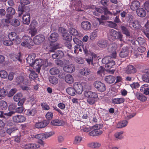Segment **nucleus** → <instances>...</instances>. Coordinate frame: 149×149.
<instances>
[{
	"label": "nucleus",
	"instance_id": "obj_1",
	"mask_svg": "<svg viewBox=\"0 0 149 149\" xmlns=\"http://www.w3.org/2000/svg\"><path fill=\"white\" fill-rule=\"evenodd\" d=\"M48 40L49 42L50 45H48L46 46L44 45L43 47L46 49L49 50L51 52H54L59 47L57 45L54 43L57 40V38H48Z\"/></svg>",
	"mask_w": 149,
	"mask_h": 149
},
{
	"label": "nucleus",
	"instance_id": "obj_2",
	"mask_svg": "<svg viewBox=\"0 0 149 149\" xmlns=\"http://www.w3.org/2000/svg\"><path fill=\"white\" fill-rule=\"evenodd\" d=\"M87 84V83L85 81H82L81 83L76 82L73 84V87L74 88L77 93L81 94L83 91L84 88H86Z\"/></svg>",
	"mask_w": 149,
	"mask_h": 149
},
{
	"label": "nucleus",
	"instance_id": "obj_3",
	"mask_svg": "<svg viewBox=\"0 0 149 149\" xmlns=\"http://www.w3.org/2000/svg\"><path fill=\"white\" fill-rule=\"evenodd\" d=\"M42 38L43 39L44 38H34L33 40L31 38H29V39H27V40L22 42L21 45L23 46L29 47L33 45V42L36 44L38 45L41 43V41L40 40Z\"/></svg>",
	"mask_w": 149,
	"mask_h": 149
},
{
	"label": "nucleus",
	"instance_id": "obj_4",
	"mask_svg": "<svg viewBox=\"0 0 149 149\" xmlns=\"http://www.w3.org/2000/svg\"><path fill=\"white\" fill-rule=\"evenodd\" d=\"M102 63L105 64V67L109 70L113 67L115 64V62L109 57H106L102 60Z\"/></svg>",
	"mask_w": 149,
	"mask_h": 149
},
{
	"label": "nucleus",
	"instance_id": "obj_5",
	"mask_svg": "<svg viewBox=\"0 0 149 149\" xmlns=\"http://www.w3.org/2000/svg\"><path fill=\"white\" fill-rule=\"evenodd\" d=\"M101 126L99 124H97L93 126L92 128L93 130L89 132V135L91 136L99 135L102 133V131L100 130Z\"/></svg>",
	"mask_w": 149,
	"mask_h": 149
},
{
	"label": "nucleus",
	"instance_id": "obj_6",
	"mask_svg": "<svg viewBox=\"0 0 149 149\" xmlns=\"http://www.w3.org/2000/svg\"><path fill=\"white\" fill-rule=\"evenodd\" d=\"M89 56L88 55V58H85V59L87 63L89 64L93 65V61H96L97 60H99V58L97 55L93 52H90L89 53Z\"/></svg>",
	"mask_w": 149,
	"mask_h": 149
},
{
	"label": "nucleus",
	"instance_id": "obj_7",
	"mask_svg": "<svg viewBox=\"0 0 149 149\" xmlns=\"http://www.w3.org/2000/svg\"><path fill=\"white\" fill-rule=\"evenodd\" d=\"M93 85L99 91L104 92L106 90V87L105 84L99 81H95Z\"/></svg>",
	"mask_w": 149,
	"mask_h": 149
},
{
	"label": "nucleus",
	"instance_id": "obj_8",
	"mask_svg": "<svg viewBox=\"0 0 149 149\" xmlns=\"http://www.w3.org/2000/svg\"><path fill=\"white\" fill-rule=\"evenodd\" d=\"M73 40L74 42L77 45L74 47V53L75 54L78 53V51H77V49H79L80 52H81L82 49L81 47V46L83 44L82 42L78 38H73Z\"/></svg>",
	"mask_w": 149,
	"mask_h": 149
},
{
	"label": "nucleus",
	"instance_id": "obj_9",
	"mask_svg": "<svg viewBox=\"0 0 149 149\" xmlns=\"http://www.w3.org/2000/svg\"><path fill=\"white\" fill-rule=\"evenodd\" d=\"M42 61L41 59L36 60L32 64V65L31 66L33 67V68L36 69L37 72H39L40 69V67L42 66Z\"/></svg>",
	"mask_w": 149,
	"mask_h": 149
},
{
	"label": "nucleus",
	"instance_id": "obj_10",
	"mask_svg": "<svg viewBox=\"0 0 149 149\" xmlns=\"http://www.w3.org/2000/svg\"><path fill=\"white\" fill-rule=\"evenodd\" d=\"M25 119V117L21 115L15 116L13 117V122L16 123H22L24 122Z\"/></svg>",
	"mask_w": 149,
	"mask_h": 149
},
{
	"label": "nucleus",
	"instance_id": "obj_11",
	"mask_svg": "<svg viewBox=\"0 0 149 149\" xmlns=\"http://www.w3.org/2000/svg\"><path fill=\"white\" fill-rule=\"evenodd\" d=\"M95 10L98 13H104L105 15L109 14L112 15V13L109 11L107 7H103L101 8H95Z\"/></svg>",
	"mask_w": 149,
	"mask_h": 149
},
{
	"label": "nucleus",
	"instance_id": "obj_12",
	"mask_svg": "<svg viewBox=\"0 0 149 149\" xmlns=\"http://www.w3.org/2000/svg\"><path fill=\"white\" fill-rule=\"evenodd\" d=\"M124 71L125 73L128 74H131L135 73L136 70L133 66L132 65H129L125 68Z\"/></svg>",
	"mask_w": 149,
	"mask_h": 149
},
{
	"label": "nucleus",
	"instance_id": "obj_13",
	"mask_svg": "<svg viewBox=\"0 0 149 149\" xmlns=\"http://www.w3.org/2000/svg\"><path fill=\"white\" fill-rule=\"evenodd\" d=\"M49 123V121L45 120L41 122L36 123L35 125V126L37 128H42L45 127Z\"/></svg>",
	"mask_w": 149,
	"mask_h": 149
},
{
	"label": "nucleus",
	"instance_id": "obj_14",
	"mask_svg": "<svg viewBox=\"0 0 149 149\" xmlns=\"http://www.w3.org/2000/svg\"><path fill=\"white\" fill-rule=\"evenodd\" d=\"M68 31L70 34L73 36H78L79 37H81L83 36L82 34L78 33L77 31L74 28H70L69 29Z\"/></svg>",
	"mask_w": 149,
	"mask_h": 149
},
{
	"label": "nucleus",
	"instance_id": "obj_15",
	"mask_svg": "<svg viewBox=\"0 0 149 149\" xmlns=\"http://www.w3.org/2000/svg\"><path fill=\"white\" fill-rule=\"evenodd\" d=\"M84 96L87 98H97V94L95 92H93L90 91H86L84 92Z\"/></svg>",
	"mask_w": 149,
	"mask_h": 149
},
{
	"label": "nucleus",
	"instance_id": "obj_16",
	"mask_svg": "<svg viewBox=\"0 0 149 149\" xmlns=\"http://www.w3.org/2000/svg\"><path fill=\"white\" fill-rule=\"evenodd\" d=\"M30 14L29 12L24 14L22 17L23 22L24 24L29 25L30 22Z\"/></svg>",
	"mask_w": 149,
	"mask_h": 149
},
{
	"label": "nucleus",
	"instance_id": "obj_17",
	"mask_svg": "<svg viewBox=\"0 0 149 149\" xmlns=\"http://www.w3.org/2000/svg\"><path fill=\"white\" fill-rule=\"evenodd\" d=\"M129 54L128 48L127 47H123L119 54L120 57L125 58Z\"/></svg>",
	"mask_w": 149,
	"mask_h": 149
},
{
	"label": "nucleus",
	"instance_id": "obj_18",
	"mask_svg": "<svg viewBox=\"0 0 149 149\" xmlns=\"http://www.w3.org/2000/svg\"><path fill=\"white\" fill-rule=\"evenodd\" d=\"M81 25L82 28L86 31L90 29L91 27V25L90 23L87 21L83 22Z\"/></svg>",
	"mask_w": 149,
	"mask_h": 149
},
{
	"label": "nucleus",
	"instance_id": "obj_19",
	"mask_svg": "<svg viewBox=\"0 0 149 149\" xmlns=\"http://www.w3.org/2000/svg\"><path fill=\"white\" fill-rule=\"evenodd\" d=\"M63 70L67 72H72L74 71L75 68L73 65L70 64L64 67Z\"/></svg>",
	"mask_w": 149,
	"mask_h": 149
},
{
	"label": "nucleus",
	"instance_id": "obj_20",
	"mask_svg": "<svg viewBox=\"0 0 149 149\" xmlns=\"http://www.w3.org/2000/svg\"><path fill=\"white\" fill-rule=\"evenodd\" d=\"M35 57V55L34 54H31L29 55L27 58H26L27 62L30 65H32V64L34 62V59Z\"/></svg>",
	"mask_w": 149,
	"mask_h": 149
},
{
	"label": "nucleus",
	"instance_id": "obj_21",
	"mask_svg": "<svg viewBox=\"0 0 149 149\" xmlns=\"http://www.w3.org/2000/svg\"><path fill=\"white\" fill-rule=\"evenodd\" d=\"M140 91L143 92L145 94H149V85L147 84H144L141 87Z\"/></svg>",
	"mask_w": 149,
	"mask_h": 149
},
{
	"label": "nucleus",
	"instance_id": "obj_22",
	"mask_svg": "<svg viewBox=\"0 0 149 149\" xmlns=\"http://www.w3.org/2000/svg\"><path fill=\"white\" fill-rule=\"evenodd\" d=\"M140 6V3L139 1H136L132 2L130 5V8L133 11L137 10Z\"/></svg>",
	"mask_w": 149,
	"mask_h": 149
},
{
	"label": "nucleus",
	"instance_id": "obj_23",
	"mask_svg": "<svg viewBox=\"0 0 149 149\" xmlns=\"http://www.w3.org/2000/svg\"><path fill=\"white\" fill-rule=\"evenodd\" d=\"M136 13L138 16L141 17H144L146 15V12L145 10L141 8L137 9Z\"/></svg>",
	"mask_w": 149,
	"mask_h": 149
},
{
	"label": "nucleus",
	"instance_id": "obj_24",
	"mask_svg": "<svg viewBox=\"0 0 149 149\" xmlns=\"http://www.w3.org/2000/svg\"><path fill=\"white\" fill-rule=\"evenodd\" d=\"M135 95L136 98L138 100L144 102L147 100L146 97L142 93L138 92H136L135 93Z\"/></svg>",
	"mask_w": 149,
	"mask_h": 149
},
{
	"label": "nucleus",
	"instance_id": "obj_25",
	"mask_svg": "<svg viewBox=\"0 0 149 149\" xmlns=\"http://www.w3.org/2000/svg\"><path fill=\"white\" fill-rule=\"evenodd\" d=\"M126 20L128 24V26L130 28H132V27L131 25L134 22V17L131 15H128L126 17Z\"/></svg>",
	"mask_w": 149,
	"mask_h": 149
},
{
	"label": "nucleus",
	"instance_id": "obj_26",
	"mask_svg": "<svg viewBox=\"0 0 149 149\" xmlns=\"http://www.w3.org/2000/svg\"><path fill=\"white\" fill-rule=\"evenodd\" d=\"M91 71L90 69L85 67L80 70V74L83 75L87 76L90 74Z\"/></svg>",
	"mask_w": 149,
	"mask_h": 149
},
{
	"label": "nucleus",
	"instance_id": "obj_27",
	"mask_svg": "<svg viewBox=\"0 0 149 149\" xmlns=\"http://www.w3.org/2000/svg\"><path fill=\"white\" fill-rule=\"evenodd\" d=\"M115 77L111 75L106 76L105 78V80L107 83L111 84L114 83L115 80Z\"/></svg>",
	"mask_w": 149,
	"mask_h": 149
},
{
	"label": "nucleus",
	"instance_id": "obj_28",
	"mask_svg": "<svg viewBox=\"0 0 149 149\" xmlns=\"http://www.w3.org/2000/svg\"><path fill=\"white\" fill-rule=\"evenodd\" d=\"M65 81L68 84H72L74 81L73 77L70 74H67L65 77Z\"/></svg>",
	"mask_w": 149,
	"mask_h": 149
},
{
	"label": "nucleus",
	"instance_id": "obj_29",
	"mask_svg": "<svg viewBox=\"0 0 149 149\" xmlns=\"http://www.w3.org/2000/svg\"><path fill=\"white\" fill-rule=\"evenodd\" d=\"M40 147L39 145L35 143L29 144L25 146V148L26 149H36Z\"/></svg>",
	"mask_w": 149,
	"mask_h": 149
},
{
	"label": "nucleus",
	"instance_id": "obj_30",
	"mask_svg": "<svg viewBox=\"0 0 149 149\" xmlns=\"http://www.w3.org/2000/svg\"><path fill=\"white\" fill-rule=\"evenodd\" d=\"M58 31L60 32L63 37H69V34L67 33L66 30L65 28L62 27H59Z\"/></svg>",
	"mask_w": 149,
	"mask_h": 149
},
{
	"label": "nucleus",
	"instance_id": "obj_31",
	"mask_svg": "<svg viewBox=\"0 0 149 149\" xmlns=\"http://www.w3.org/2000/svg\"><path fill=\"white\" fill-rule=\"evenodd\" d=\"M49 72L52 75H56L59 73L60 70L57 67H53L50 69Z\"/></svg>",
	"mask_w": 149,
	"mask_h": 149
},
{
	"label": "nucleus",
	"instance_id": "obj_32",
	"mask_svg": "<svg viewBox=\"0 0 149 149\" xmlns=\"http://www.w3.org/2000/svg\"><path fill=\"white\" fill-rule=\"evenodd\" d=\"M67 93L71 96H74L77 93L74 87H69L66 90Z\"/></svg>",
	"mask_w": 149,
	"mask_h": 149
},
{
	"label": "nucleus",
	"instance_id": "obj_33",
	"mask_svg": "<svg viewBox=\"0 0 149 149\" xmlns=\"http://www.w3.org/2000/svg\"><path fill=\"white\" fill-rule=\"evenodd\" d=\"M51 123L54 125L59 126L63 125L64 123L61 120L56 119L52 120L51 122Z\"/></svg>",
	"mask_w": 149,
	"mask_h": 149
},
{
	"label": "nucleus",
	"instance_id": "obj_34",
	"mask_svg": "<svg viewBox=\"0 0 149 149\" xmlns=\"http://www.w3.org/2000/svg\"><path fill=\"white\" fill-rule=\"evenodd\" d=\"M50 82L53 85H56L58 82V80L57 78L54 76H50L49 78Z\"/></svg>",
	"mask_w": 149,
	"mask_h": 149
},
{
	"label": "nucleus",
	"instance_id": "obj_35",
	"mask_svg": "<svg viewBox=\"0 0 149 149\" xmlns=\"http://www.w3.org/2000/svg\"><path fill=\"white\" fill-rule=\"evenodd\" d=\"M110 35L112 37H122V36L120 33L117 32L116 31L111 29L110 32Z\"/></svg>",
	"mask_w": 149,
	"mask_h": 149
},
{
	"label": "nucleus",
	"instance_id": "obj_36",
	"mask_svg": "<svg viewBox=\"0 0 149 149\" xmlns=\"http://www.w3.org/2000/svg\"><path fill=\"white\" fill-rule=\"evenodd\" d=\"M8 107V104L6 102L3 100L0 101V110H6Z\"/></svg>",
	"mask_w": 149,
	"mask_h": 149
},
{
	"label": "nucleus",
	"instance_id": "obj_37",
	"mask_svg": "<svg viewBox=\"0 0 149 149\" xmlns=\"http://www.w3.org/2000/svg\"><path fill=\"white\" fill-rule=\"evenodd\" d=\"M88 145L89 147L95 148L99 147L100 146L101 144L99 143L95 142L90 143L88 144Z\"/></svg>",
	"mask_w": 149,
	"mask_h": 149
},
{
	"label": "nucleus",
	"instance_id": "obj_38",
	"mask_svg": "<svg viewBox=\"0 0 149 149\" xmlns=\"http://www.w3.org/2000/svg\"><path fill=\"white\" fill-rule=\"evenodd\" d=\"M37 112L36 109V108H34L33 109H29L27 110L26 112V115L30 116H34Z\"/></svg>",
	"mask_w": 149,
	"mask_h": 149
},
{
	"label": "nucleus",
	"instance_id": "obj_39",
	"mask_svg": "<svg viewBox=\"0 0 149 149\" xmlns=\"http://www.w3.org/2000/svg\"><path fill=\"white\" fill-rule=\"evenodd\" d=\"M107 43L106 40H100L97 43L98 46L101 48H104L107 47Z\"/></svg>",
	"mask_w": 149,
	"mask_h": 149
},
{
	"label": "nucleus",
	"instance_id": "obj_40",
	"mask_svg": "<svg viewBox=\"0 0 149 149\" xmlns=\"http://www.w3.org/2000/svg\"><path fill=\"white\" fill-rule=\"evenodd\" d=\"M128 123L126 120H123L119 122L117 125V127L118 128H122L126 126Z\"/></svg>",
	"mask_w": 149,
	"mask_h": 149
},
{
	"label": "nucleus",
	"instance_id": "obj_41",
	"mask_svg": "<svg viewBox=\"0 0 149 149\" xmlns=\"http://www.w3.org/2000/svg\"><path fill=\"white\" fill-rule=\"evenodd\" d=\"M125 101L124 98H114L112 100L113 103L114 104H120L123 103Z\"/></svg>",
	"mask_w": 149,
	"mask_h": 149
},
{
	"label": "nucleus",
	"instance_id": "obj_42",
	"mask_svg": "<svg viewBox=\"0 0 149 149\" xmlns=\"http://www.w3.org/2000/svg\"><path fill=\"white\" fill-rule=\"evenodd\" d=\"M10 24L15 26H17L20 24V22L17 19H13L10 21Z\"/></svg>",
	"mask_w": 149,
	"mask_h": 149
},
{
	"label": "nucleus",
	"instance_id": "obj_43",
	"mask_svg": "<svg viewBox=\"0 0 149 149\" xmlns=\"http://www.w3.org/2000/svg\"><path fill=\"white\" fill-rule=\"evenodd\" d=\"M142 79L144 81L149 83V70H146V73L143 76Z\"/></svg>",
	"mask_w": 149,
	"mask_h": 149
},
{
	"label": "nucleus",
	"instance_id": "obj_44",
	"mask_svg": "<svg viewBox=\"0 0 149 149\" xmlns=\"http://www.w3.org/2000/svg\"><path fill=\"white\" fill-rule=\"evenodd\" d=\"M28 72H30L29 75V77L30 80L33 79L37 77V74L33 71L29 70Z\"/></svg>",
	"mask_w": 149,
	"mask_h": 149
},
{
	"label": "nucleus",
	"instance_id": "obj_45",
	"mask_svg": "<svg viewBox=\"0 0 149 149\" xmlns=\"http://www.w3.org/2000/svg\"><path fill=\"white\" fill-rule=\"evenodd\" d=\"M7 15H9L8 16L11 17L15 13V9L12 7H8L6 10Z\"/></svg>",
	"mask_w": 149,
	"mask_h": 149
},
{
	"label": "nucleus",
	"instance_id": "obj_46",
	"mask_svg": "<svg viewBox=\"0 0 149 149\" xmlns=\"http://www.w3.org/2000/svg\"><path fill=\"white\" fill-rule=\"evenodd\" d=\"M3 43L4 45L6 46H9L12 45L13 44V42L10 39V38H5L4 39Z\"/></svg>",
	"mask_w": 149,
	"mask_h": 149
},
{
	"label": "nucleus",
	"instance_id": "obj_47",
	"mask_svg": "<svg viewBox=\"0 0 149 149\" xmlns=\"http://www.w3.org/2000/svg\"><path fill=\"white\" fill-rule=\"evenodd\" d=\"M131 26H132V28L133 29H138L140 28L139 22L138 21L136 20H134Z\"/></svg>",
	"mask_w": 149,
	"mask_h": 149
},
{
	"label": "nucleus",
	"instance_id": "obj_48",
	"mask_svg": "<svg viewBox=\"0 0 149 149\" xmlns=\"http://www.w3.org/2000/svg\"><path fill=\"white\" fill-rule=\"evenodd\" d=\"M22 95L21 93H17L15 94L13 97V99L15 102H18L20 99H22Z\"/></svg>",
	"mask_w": 149,
	"mask_h": 149
},
{
	"label": "nucleus",
	"instance_id": "obj_49",
	"mask_svg": "<svg viewBox=\"0 0 149 149\" xmlns=\"http://www.w3.org/2000/svg\"><path fill=\"white\" fill-rule=\"evenodd\" d=\"M54 134V132H50L43 133L44 139H47L53 135Z\"/></svg>",
	"mask_w": 149,
	"mask_h": 149
},
{
	"label": "nucleus",
	"instance_id": "obj_50",
	"mask_svg": "<svg viewBox=\"0 0 149 149\" xmlns=\"http://www.w3.org/2000/svg\"><path fill=\"white\" fill-rule=\"evenodd\" d=\"M120 28L123 33L125 34L127 36H130V32L127 28L123 26H121Z\"/></svg>",
	"mask_w": 149,
	"mask_h": 149
},
{
	"label": "nucleus",
	"instance_id": "obj_51",
	"mask_svg": "<svg viewBox=\"0 0 149 149\" xmlns=\"http://www.w3.org/2000/svg\"><path fill=\"white\" fill-rule=\"evenodd\" d=\"M58 54H54L52 55V57L53 58L55 59L57 57H61L63 55V53L61 51H58Z\"/></svg>",
	"mask_w": 149,
	"mask_h": 149
},
{
	"label": "nucleus",
	"instance_id": "obj_52",
	"mask_svg": "<svg viewBox=\"0 0 149 149\" xmlns=\"http://www.w3.org/2000/svg\"><path fill=\"white\" fill-rule=\"evenodd\" d=\"M3 118V122L5 123V125H7L8 126H11L12 125L13 123L11 122V121L10 119L4 117Z\"/></svg>",
	"mask_w": 149,
	"mask_h": 149
},
{
	"label": "nucleus",
	"instance_id": "obj_53",
	"mask_svg": "<svg viewBox=\"0 0 149 149\" xmlns=\"http://www.w3.org/2000/svg\"><path fill=\"white\" fill-rule=\"evenodd\" d=\"M123 131L117 132L115 134V137L117 139H121L123 138Z\"/></svg>",
	"mask_w": 149,
	"mask_h": 149
},
{
	"label": "nucleus",
	"instance_id": "obj_54",
	"mask_svg": "<svg viewBox=\"0 0 149 149\" xmlns=\"http://www.w3.org/2000/svg\"><path fill=\"white\" fill-rule=\"evenodd\" d=\"M24 79V78L22 76H19L16 78V81L17 84L22 85Z\"/></svg>",
	"mask_w": 149,
	"mask_h": 149
},
{
	"label": "nucleus",
	"instance_id": "obj_55",
	"mask_svg": "<svg viewBox=\"0 0 149 149\" xmlns=\"http://www.w3.org/2000/svg\"><path fill=\"white\" fill-rule=\"evenodd\" d=\"M117 47V45L116 43H112L110 45V47L109 49V50L110 51V50H111V51H116Z\"/></svg>",
	"mask_w": 149,
	"mask_h": 149
},
{
	"label": "nucleus",
	"instance_id": "obj_56",
	"mask_svg": "<svg viewBox=\"0 0 149 149\" xmlns=\"http://www.w3.org/2000/svg\"><path fill=\"white\" fill-rule=\"evenodd\" d=\"M15 112L12 111H10L8 113H4L2 116V117H4L7 118H8L9 117H10L12 115L14 114Z\"/></svg>",
	"mask_w": 149,
	"mask_h": 149
},
{
	"label": "nucleus",
	"instance_id": "obj_57",
	"mask_svg": "<svg viewBox=\"0 0 149 149\" xmlns=\"http://www.w3.org/2000/svg\"><path fill=\"white\" fill-rule=\"evenodd\" d=\"M75 60L77 63L80 64H83L84 62V59L80 57H77L75 58Z\"/></svg>",
	"mask_w": 149,
	"mask_h": 149
},
{
	"label": "nucleus",
	"instance_id": "obj_58",
	"mask_svg": "<svg viewBox=\"0 0 149 149\" xmlns=\"http://www.w3.org/2000/svg\"><path fill=\"white\" fill-rule=\"evenodd\" d=\"M82 139V138L81 136H75L74 141V143L77 144L80 143Z\"/></svg>",
	"mask_w": 149,
	"mask_h": 149
},
{
	"label": "nucleus",
	"instance_id": "obj_59",
	"mask_svg": "<svg viewBox=\"0 0 149 149\" xmlns=\"http://www.w3.org/2000/svg\"><path fill=\"white\" fill-rule=\"evenodd\" d=\"M8 74L6 72L5 70H1L0 71V77L2 78H6Z\"/></svg>",
	"mask_w": 149,
	"mask_h": 149
},
{
	"label": "nucleus",
	"instance_id": "obj_60",
	"mask_svg": "<svg viewBox=\"0 0 149 149\" xmlns=\"http://www.w3.org/2000/svg\"><path fill=\"white\" fill-rule=\"evenodd\" d=\"M53 116V113L52 112H48L46 114L45 117L47 119L49 120L51 119Z\"/></svg>",
	"mask_w": 149,
	"mask_h": 149
},
{
	"label": "nucleus",
	"instance_id": "obj_61",
	"mask_svg": "<svg viewBox=\"0 0 149 149\" xmlns=\"http://www.w3.org/2000/svg\"><path fill=\"white\" fill-rule=\"evenodd\" d=\"M41 106H42V108L44 110H48L50 109L49 105L45 103H41Z\"/></svg>",
	"mask_w": 149,
	"mask_h": 149
},
{
	"label": "nucleus",
	"instance_id": "obj_62",
	"mask_svg": "<svg viewBox=\"0 0 149 149\" xmlns=\"http://www.w3.org/2000/svg\"><path fill=\"white\" fill-rule=\"evenodd\" d=\"M108 22L109 23L108 24V26L109 27L115 29L116 28L117 24L116 23L111 21H109Z\"/></svg>",
	"mask_w": 149,
	"mask_h": 149
},
{
	"label": "nucleus",
	"instance_id": "obj_63",
	"mask_svg": "<svg viewBox=\"0 0 149 149\" xmlns=\"http://www.w3.org/2000/svg\"><path fill=\"white\" fill-rule=\"evenodd\" d=\"M96 98H89L87 100V102L90 105H93L95 103V99Z\"/></svg>",
	"mask_w": 149,
	"mask_h": 149
},
{
	"label": "nucleus",
	"instance_id": "obj_64",
	"mask_svg": "<svg viewBox=\"0 0 149 149\" xmlns=\"http://www.w3.org/2000/svg\"><path fill=\"white\" fill-rule=\"evenodd\" d=\"M17 105L15 103H12L10 104L8 107V109L9 110L13 111L16 109Z\"/></svg>",
	"mask_w": 149,
	"mask_h": 149
}]
</instances>
